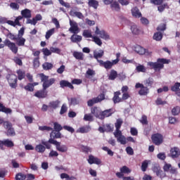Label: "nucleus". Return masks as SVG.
Instances as JSON below:
<instances>
[{"instance_id":"obj_1","label":"nucleus","mask_w":180,"mask_h":180,"mask_svg":"<svg viewBox=\"0 0 180 180\" xmlns=\"http://www.w3.org/2000/svg\"><path fill=\"white\" fill-rule=\"evenodd\" d=\"M39 77L41 79V82H42V89H47V88H50L54 82H56V79L51 78L49 79V76H46L44 74H39Z\"/></svg>"},{"instance_id":"obj_2","label":"nucleus","mask_w":180,"mask_h":180,"mask_svg":"<svg viewBox=\"0 0 180 180\" xmlns=\"http://www.w3.org/2000/svg\"><path fill=\"white\" fill-rule=\"evenodd\" d=\"M169 60L164 59V58H159L158 59V62H148V65L151 67L155 71L157 70H161V68H164V64H169Z\"/></svg>"},{"instance_id":"obj_3","label":"nucleus","mask_w":180,"mask_h":180,"mask_svg":"<svg viewBox=\"0 0 180 180\" xmlns=\"http://www.w3.org/2000/svg\"><path fill=\"white\" fill-rule=\"evenodd\" d=\"M54 129L50 134L51 139H61V130H63V127L57 122L54 123Z\"/></svg>"},{"instance_id":"obj_4","label":"nucleus","mask_w":180,"mask_h":180,"mask_svg":"<svg viewBox=\"0 0 180 180\" xmlns=\"http://www.w3.org/2000/svg\"><path fill=\"white\" fill-rule=\"evenodd\" d=\"M48 143H50L51 144H53L56 147V150L58 151H60V153H67L68 151V147L65 145H61L60 142H58L56 140H53V138H51Z\"/></svg>"},{"instance_id":"obj_5","label":"nucleus","mask_w":180,"mask_h":180,"mask_svg":"<svg viewBox=\"0 0 180 180\" xmlns=\"http://www.w3.org/2000/svg\"><path fill=\"white\" fill-rule=\"evenodd\" d=\"M98 63H99V65L101 67H104L105 70H110L115 64H117L119 63V59H115L112 61L110 60H107L104 62L102 60H97Z\"/></svg>"},{"instance_id":"obj_6","label":"nucleus","mask_w":180,"mask_h":180,"mask_svg":"<svg viewBox=\"0 0 180 180\" xmlns=\"http://www.w3.org/2000/svg\"><path fill=\"white\" fill-rule=\"evenodd\" d=\"M7 81L11 86V88L15 89L18 86V77L16 75L11 74L6 76Z\"/></svg>"},{"instance_id":"obj_7","label":"nucleus","mask_w":180,"mask_h":180,"mask_svg":"<svg viewBox=\"0 0 180 180\" xmlns=\"http://www.w3.org/2000/svg\"><path fill=\"white\" fill-rule=\"evenodd\" d=\"M163 170L165 172H169L172 175H176L178 174V169L174 167H172V164L165 162L163 165Z\"/></svg>"},{"instance_id":"obj_8","label":"nucleus","mask_w":180,"mask_h":180,"mask_svg":"<svg viewBox=\"0 0 180 180\" xmlns=\"http://www.w3.org/2000/svg\"><path fill=\"white\" fill-rule=\"evenodd\" d=\"M151 139L155 146H161L164 143V136L161 134H155L152 135Z\"/></svg>"},{"instance_id":"obj_9","label":"nucleus","mask_w":180,"mask_h":180,"mask_svg":"<svg viewBox=\"0 0 180 180\" xmlns=\"http://www.w3.org/2000/svg\"><path fill=\"white\" fill-rule=\"evenodd\" d=\"M70 26L69 32H70V33H73V34H78V33L81 32L79 27H78V23L72 20H70Z\"/></svg>"},{"instance_id":"obj_10","label":"nucleus","mask_w":180,"mask_h":180,"mask_svg":"<svg viewBox=\"0 0 180 180\" xmlns=\"http://www.w3.org/2000/svg\"><path fill=\"white\" fill-rule=\"evenodd\" d=\"M4 44H5V46H6L7 47H8V49L12 51V53H13L14 54H17L18 53V46H16V44L11 41V40L6 39L4 41Z\"/></svg>"},{"instance_id":"obj_11","label":"nucleus","mask_w":180,"mask_h":180,"mask_svg":"<svg viewBox=\"0 0 180 180\" xmlns=\"http://www.w3.org/2000/svg\"><path fill=\"white\" fill-rule=\"evenodd\" d=\"M103 99H105V94H101L98 95L97 97L89 100L87 102V105L88 106H94L95 103H99V102H102Z\"/></svg>"},{"instance_id":"obj_12","label":"nucleus","mask_w":180,"mask_h":180,"mask_svg":"<svg viewBox=\"0 0 180 180\" xmlns=\"http://www.w3.org/2000/svg\"><path fill=\"white\" fill-rule=\"evenodd\" d=\"M95 34L100 36L101 39H103L104 40H109L110 39V37L105 30H101L98 27H96Z\"/></svg>"},{"instance_id":"obj_13","label":"nucleus","mask_w":180,"mask_h":180,"mask_svg":"<svg viewBox=\"0 0 180 180\" xmlns=\"http://www.w3.org/2000/svg\"><path fill=\"white\" fill-rule=\"evenodd\" d=\"M135 88H141L140 91H139V95H147V94H148V88H147L146 86H144V85L143 84H140V83H136Z\"/></svg>"},{"instance_id":"obj_14","label":"nucleus","mask_w":180,"mask_h":180,"mask_svg":"<svg viewBox=\"0 0 180 180\" xmlns=\"http://www.w3.org/2000/svg\"><path fill=\"white\" fill-rule=\"evenodd\" d=\"M88 162L91 165H92V164H96V165H100V164H102V162L100 160L99 158H98L92 155H90L89 156Z\"/></svg>"},{"instance_id":"obj_15","label":"nucleus","mask_w":180,"mask_h":180,"mask_svg":"<svg viewBox=\"0 0 180 180\" xmlns=\"http://www.w3.org/2000/svg\"><path fill=\"white\" fill-rule=\"evenodd\" d=\"M153 172L156 174L157 176H159V178H161V179L167 176V174H165V172H164L160 167H155L153 168Z\"/></svg>"},{"instance_id":"obj_16","label":"nucleus","mask_w":180,"mask_h":180,"mask_svg":"<svg viewBox=\"0 0 180 180\" xmlns=\"http://www.w3.org/2000/svg\"><path fill=\"white\" fill-rule=\"evenodd\" d=\"M112 115H113V109L110 108L104 111H101V116H100V117L101 120H103L105 117H110V116Z\"/></svg>"},{"instance_id":"obj_17","label":"nucleus","mask_w":180,"mask_h":180,"mask_svg":"<svg viewBox=\"0 0 180 180\" xmlns=\"http://www.w3.org/2000/svg\"><path fill=\"white\" fill-rule=\"evenodd\" d=\"M135 51L138 53V54L141 55L146 54V56H149L150 54H151V52L146 51V49L139 45L135 46Z\"/></svg>"},{"instance_id":"obj_18","label":"nucleus","mask_w":180,"mask_h":180,"mask_svg":"<svg viewBox=\"0 0 180 180\" xmlns=\"http://www.w3.org/2000/svg\"><path fill=\"white\" fill-rule=\"evenodd\" d=\"M70 16H72L73 18H78V19H83L84 18V14L79 11H77L75 10H71L70 11Z\"/></svg>"},{"instance_id":"obj_19","label":"nucleus","mask_w":180,"mask_h":180,"mask_svg":"<svg viewBox=\"0 0 180 180\" xmlns=\"http://www.w3.org/2000/svg\"><path fill=\"white\" fill-rule=\"evenodd\" d=\"M91 113L92 115H94L96 117H98V119H101V116H102V111L101 110V108L98 107H94L91 108Z\"/></svg>"},{"instance_id":"obj_20","label":"nucleus","mask_w":180,"mask_h":180,"mask_svg":"<svg viewBox=\"0 0 180 180\" xmlns=\"http://www.w3.org/2000/svg\"><path fill=\"white\" fill-rule=\"evenodd\" d=\"M34 96L39 98H46L47 97V91L42 89V90L38 91L35 93Z\"/></svg>"},{"instance_id":"obj_21","label":"nucleus","mask_w":180,"mask_h":180,"mask_svg":"<svg viewBox=\"0 0 180 180\" xmlns=\"http://www.w3.org/2000/svg\"><path fill=\"white\" fill-rule=\"evenodd\" d=\"M21 15L22 18H25V19H30V18H32V11L25 8L21 11Z\"/></svg>"},{"instance_id":"obj_22","label":"nucleus","mask_w":180,"mask_h":180,"mask_svg":"<svg viewBox=\"0 0 180 180\" xmlns=\"http://www.w3.org/2000/svg\"><path fill=\"white\" fill-rule=\"evenodd\" d=\"M170 154L172 158H178L179 157V148L177 147L172 148L170 150Z\"/></svg>"},{"instance_id":"obj_23","label":"nucleus","mask_w":180,"mask_h":180,"mask_svg":"<svg viewBox=\"0 0 180 180\" xmlns=\"http://www.w3.org/2000/svg\"><path fill=\"white\" fill-rule=\"evenodd\" d=\"M121 93L120 91H116L114 93V97L112 98V101L114 103H119L120 102H123V100L122 98L119 97L120 96Z\"/></svg>"},{"instance_id":"obj_24","label":"nucleus","mask_w":180,"mask_h":180,"mask_svg":"<svg viewBox=\"0 0 180 180\" xmlns=\"http://www.w3.org/2000/svg\"><path fill=\"white\" fill-rule=\"evenodd\" d=\"M5 146L6 147H13L14 144L11 140L4 139L3 141H0V146Z\"/></svg>"},{"instance_id":"obj_25","label":"nucleus","mask_w":180,"mask_h":180,"mask_svg":"<svg viewBox=\"0 0 180 180\" xmlns=\"http://www.w3.org/2000/svg\"><path fill=\"white\" fill-rule=\"evenodd\" d=\"M89 131H91L90 126L82 127L76 131L77 133H81L82 134H84V133H89Z\"/></svg>"},{"instance_id":"obj_26","label":"nucleus","mask_w":180,"mask_h":180,"mask_svg":"<svg viewBox=\"0 0 180 180\" xmlns=\"http://www.w3.org/2000/svg\"><path fill=\"white\" fill-rule=\"evenodd\" d=\"M70 40L72 43H79L82 40V37L77 34H74L71 36Z\"/></svg>"},{"instance_id":"obj_27","label":"nucleus","mask_w":180,"mask_h":180,"mask_svg":"<svg viewBox=\"0 0 180 180\" xmlns=\"http://www.w3.org/2000/svg\"><path fill=\"white\" fill-rule=\"evenodd\" d=\"M68 101H69V105H71L72 106H75L77 105H79V103L81 102V99L77 98L75 97L68 98Z\"/></svg>"},{"instance_id":"obj_28","label":"nucleus","mask_w":180,"mask_h":180,"mask_svg":"<svg viewBox=\"0 0 180 180\" xmlns=\"http://www.w3.org/2000/svg\"><path fill=\"white\" fill-rule=\"evenodd\" d=\"M16 44L22 47L25 46V43H26V39L23 38V37H17V39H15Z\"/></svg>"},{"instance_id":"obj_29","label":"nucleus","mask_w":180,"mask_h":180,"mask_svg":"<svg viewBox=\"0 0 180 180\" xmlns=\"http://www.w3.org/2000/svg\"><path fill=\"white\" fill-rule=\"evenodd\" d=\"M131 11L134 18H141V12H140V10H139L137 7H134Z\"/></svg>"},{"instance_id":"obj_30","label":"nucleus","mask_w":180,"mask_h":180,"mask_svg":"<svg viewBox=\"0 0 180 180\" xmlns=\"http://www.w3.org/2000/svg\"><path fill=\"white\" fill-rule=\"evenodd\" d=\"M179 86H180V83L176 82L174 84V86H172V89H171L173 92H176V94L177 96H180Z\"/></svg>"},{"instance_id":"obj_31","label":"nucleus","mask_w":180,"mask_h":180,"mask_svg":"<svg viewBox=\"0 0 180 180\" xmlns=\"http://www.w3.org/2000/svg\"><path fill=\"white\" fill-rule=\"evenodd\" d=\"M60 85L61 88H64V86H68V88H70V89H74V86H72V84L65 80H61L60 82Z\"/></svg>"},{"instance_id":"obj_32","label":"nucleus","mask_w":180,"mask_h":180,"mask_svg":"<svg viewBox=\"0 0 180 180\" xmlns=\"http://www.w3.org/2000/svg\"><path fill=\"white\" fill-rule=\"evenodd\" d=\"M103 50L100 49L99 51H94V57L96 58V60H99L98 58H102L103 57Z\"/></svg>"},{"instance_id":"obj_33","label":"nucleus","mask_w":180,"mask_h":180,"mask_svg":"<svg viewBox=\"0 0 180 180\" xmlns=\"http://www.w3.org/2000/svg\"><path fill=\"white\" fill-rule=\"evenodd\" d=\"M88 5L91 8H94V9H98L99 2H98L96 0H89Z\"/></svg>"},{"instance_id":"obj_34","label":"nucleus","mask_w":180,"mask_h":180,"mask_svg":"<svg viewBox=\"0 0 180 180\" xmlns=\"http://www.w3.org/2000/svg\"><path fill=\"white\" fill-rule=\"evenodd\" d=\"M35 151L43 153L46 151V146H43L42 144L37 145L35 147Z\"/></svg>"},{"instance_id":"obj_35","label":"nucleus","mask_w":180,"mask_h":180,"mask_svg":"<svg viewBox=\"0 0 180 180\" xmlns=\"http://www.w3.org/2000/svg\"><path fill=\"white\" fill-rule=\"evenodd\" d=\"M58 106H60V101L58 100L49 103V108H51V109H57Z\"/></svg>"},{"instance_id":"obj_36","label":"nucleus","mask_w":180,"mask_h":180,"mask_svg":"<svg viewBox=\"0 0 180 180\" xmlns=\"http://www.w3.org/2000/svg\"><path fill=\"white\" fill-rule=\"evenodd\" d=\"M73 57H75L76 60H84V53L82 52L75 51L73 52Z\"/></svg>"},{"instance_id":"obj_37","label":"nucleus","mask_w":180,"mask_h":180,"mask_svg":"<svg viewBox=\"0 0 180 180\" xmlns=\"http://www.w3.org/2000/svg\"><path fill=\"white\" fill-rule=\"evenodd\" d=\"M131 30L134 34H139V33L141 32V30H140V27H139L136 25H131Z\"/></svg>"},{"instance_id":"obj_38","label":"nucleus","mask_w":180,"mask_h":180,"mask_svg":"<svg viewBox=\"0 0 180 180\" xmlns=\"http://www.w3.org/2000/svg\"><path fill=\"white\" fill-rule=\"evenodd\" d=\"M117 77V72H116V70H112L110 72L108 79L113 81V80L116 79Z\"/></svg>"},{"instance_id":"obj_39","label":"nucleus","mask_w":180,"mask_h":180,"mask_svg":"<svg viewBox=\"0 0 180 180\" xmlns=\"http://www.w3.org/2000/svg\"><path fill=\"white\" fill-rule=\"evenodd\" d=\"M83 36L84 37H86V39L93 38L94 36L92 35V31L89 30H84L83 31Z\"/></svg>"},{"instance_id":"obj_40","label":"nucleus","mask_w":180,"mask_h":180,"mask_svg":"<svg viewBox=\"0 0 180 180\" xmlns=\"http://www.w3.org/2000/svg\"><path fill=\"white\" fill-rule=\"evenodd\" d=\"M112 11H120V6L117 1H113L110 5Z\"/></svg>"},{"instance_id":"obj_41","label":"nucleus","mask_w":180,"mask_h":180,"mask_svg":"<svg viewBox=\"0 0 180 180\" xmlns=\"http://www.w3.org/2000/svg\"><path fill=\"white\" fill-rule=\"evenodd\" d=\"M54 32H56V29H54V28H52L46 32V35H45L46 40H49V38L51 37V36H53V34H54Z\"/></svg>"},{"instance_id":"obj_42","label":"nucleus","mask_w":180,"mask_h":180,"mask_svg":"<svg viewBox=\"0 0 180 180\" xmlns=\"http://www.w3.org/2000/svg\"><path fill=\"white\" fill-rule=\"evenodd\" d=\"M0 112H4V113H12V110H11V108H6L3 104L0 103Z\"/></svg>"},{"instance_id":"obj_43","label":"nucleus","mask_w":180,"mask_h":180,"mask_svg":"<svg viewBox=\"0 0 180 180\" xmlns=\"http://www.w3.org/2000/svg\"><path fill=\"white\" fill-rule=\"evenodd\" d=\"M154 40H156V41H160V40L162 39V33L161 32H156L153 35Z\"/></svg>"},{"instance_id":"obj_44","label":"nucleus","mask_w":180,"mask_h":180,"mask_svg":"<svg viewBox=\"0 0 180 180\" xmlns=\"http://www.w3.org/2000/svg\"><path fill=\"white\" fill-rule=\"evenodd\" d=\"M92 39H93V41H94V43H96L97 46H102V40L101 39V38L96 36H94Z\"/></svg>"},{"instance_id":"obj_45","label":"nucleus","mask_w":180,"mask_h":180,"mask_svg":"<svg viewBox=\"0 0 180 180\" xmlns=\"http://www.w3.org/2000/svg\"><path fill=\"white\" fill-rule=\"evenodd\" d=\"M117 141H118V143H120V144H122V145H124L126 144V143H127L126 140V137L123 135L117 138Z\"/></svg>"},{"instance_id":"obj_46","label":"nucleus","mask_w":180,"mask_h":180,"mask_svg":"<svg viewBox=\"0 0 180 180\" xmlns=\"http://www.w3.org/2000/svg\"><path fill=\"white\" fill-rule=\"evenodd\" d=\"M95 72L92 69H88L86 72V78H91V77H94L95 75Z\"/></svg>"},{"instance_id":"obj_47","label":"nucleus","mask_w":180,"mask_h":180,"mask_svg":"<svg viewBox=\"0 0 180 180\" xmlns=\"http://www.w3.org/2000/svg\"><path fill=\"white\" fill-rule=\"evenodd\" d=\"M147 168H148V160H145L142 162L141 170L143 172H146V171H147Z\"/></svg>"},{"instance_id":"obj_48","label":"nucleus","mask_w":180,"mask_h":180,"mask_svg":"<svg viewBox=\"0 0 180 180\" xmlns=\"http://www.w3.org/2000/svg\"><path fill=\"white\" fill-rule=\"evenodd\" d=\"M120 172L122 174H130V172H131V169L127 167V166H124L120 169Z\"/></svg>"},{"instance_id":"obj_49","label":"nucleus","mask_w":180,"mask_h":180,"mask_svg":"<svg viewBox=\"0 0 180 180\" xmlns=\"http://www.w3.org/2000/svg\"><path fill=\"white\" fill-rule=\"evenodd\" d=\"M84 120H85V122H92L94 120V116L91 114H85Z\"/></svg>"},{"instance_id":"obj_50","label":"nucleus","mask_w":180,"mask_h":180,"mask_svg":"<svg viewBox=\"0 0 180 180\" xmlns=\"http://www.w3.org/2000/svg\"><path fill=\"white\" fill-rule=\"evenodd\" d=\"M136 70L138 72H146V67L143 65H139L136 66Z\"/></svg>"},{"instance_id":"obj_51","label":"nucleus","mask_w":180,"mask_h":180,"mask_svg":"<svg viewBox=\"0 0 180 180\" xmlns=\"http://www.w3.org/2000/svg\"><path fill=\"white\" fill-rule=\"evenodd\" d=\"M15 135H16V133L15 132V129H13V128H12V127L7 129V136L13 137V136H15Z\"/></svg>"},{"instance_id":"obj_52","label":"nucleus","mask_w":180,"mask_h":180,"mask_svg":"<svg viewBox=\"0 0 180 180\" xmlns=\"http://www.w3.org/2000/svg\"><path fill=\"white\" fill-rule=\"evenodd\" d=\"M42 67L44 68V70H51L53 68V65L50 63H44L43 65H42Z\"/></svg>"},{"instance_id":"obj_53","label":"nucleus","mask_w":180,"mask_h":180,"mask_svg":"<svg viewBox=\"0 0 180 180\" xmlns=\"http://www.w3.org/2000/svg\"><path fill=\"white\" fill-rule=\"evenodd\" d=\"M39 57L38 58H35L33 60V65L34 67V68H39V67H40V61L39 60Z\"/></svg>"},{"instance_id":"obj_54","label":"nucleus","mask_w":180,"mask_h":180,"mask_svg":"<svg viewBox=\"0 0 180 180\" xmlns=\"http://www.w3.org/2000/svg\"><path fill=\"white\" fill-rule=\"evenodd\" d=\"M172 113L174 116H176V115H179L180 113V108L179 106L174 107L172 110Z\"/></svg>"},{"instance_id":"obj_55","label":"nucleus","mask_w":180,"mask_h":180,"mask_svg":"<svg viewBox=\"0 0 180 180\" xmlns=\"http://www.w3.org/2000/svg\"><path fill=\"white\" fill-rule=\"evenodd\" d=\"M17 74H18V79L20 81H22V79H23V78H25V72L22 71V70H18L17 71Z\"/></svg>"},{"instance_id":"obj_56","label":"nucleus","mask_w":180,"mask_h":180,"mask_svg":"<svg viewBox=\"0 0 180 180\" xmlns=\"http://www.w3.org/2000/svg\"><path fill=\"white\" fill-rule=\"evenodd\" d=\"M122 124H123V120H122V119L117 120V122H115V129H120Z\"/></svg>"},{"instance_id":"obj_57","label":"nucleus","mask_w":180,"mask_h":180,"mask_svg":"<svg viewBox=\"0 0 180 180\" xmlns=\"http://www.w3.org/2000/svg\"><path fill=\"white\" fill-rule=\"evenodd\" d=\"M67 110H68V108L67 107V105L63 104L60 108V115H64V113H66Z\"/></svg>"},{"instance_id":"obj_58","label":"nucleus","mask_w":180,"mask_h":180,"mask_svg":"<svg viewBox=\"0 0 180 180\" xmlns=\"http://www.w3.org/2000/svg\"><path fill=\"white\" fill-rule=\"evenodd\" d=\"M15 179L16 180H25V179H26V175H25L22 173H19L16 175Z\"/></svg>"},{"instance_id":"obj_59","label":"nucleus","mask_w":180,"mask_h":180,"mask_svg":"<svg viewBox=\"0 0 180 180\" xmlns=\"http://www.w3.org/2000/svg\"><path fill=\"white\" fill-rule=\"evenodd\" d=\"M140 122L142 124H148V121L147 120V116L143 115L140 120Z\"/></svg>"},{"instance_id":"obj_60","label":"nucleus","mask_w":180,"mask_h":180,"mask_svg":"<svg viewBox=\"0 0 180 180\" xmlns=\"http://www.w3.org/2000/svg\"><path fill=\"white\" fill-rule=\"evenodd\" d=\"M156 105H167V101H162V98H158L155 101Z\"/></svg>"},{"instance_id":"obj_61","label":"nucleus","mask_w":180,"mask_h":180,"mask_svg":"<svg viewBox=\"0 0 180 180\" xmlns=\"http://www.w3.org/2000/svg\"><path fill=\"white\" fill-rule=\"evenodd\" d=\"M42 53L46 56H51V51L47 48L43 49Z\"/></svg>"},{"instance_id":"obj_62","label":"nucleus","mask_w":180,"mask_h":180,"mask_svg":"<svg viewBox=\"0 0 180 180\" xmlns=\"http://www.w3.org/2000/svg\"><path fill=\"white\" fill-rule=\"evenodd\" d=\"M24 88L26 89V91H30V92H33L34 91L33 84L30 83L25 86Z\"/></svg>"},{"instance_id":"obj_63","label":"nucleus","mask_w":180,"mask_h":180,"mask_svg":"<svg viewBox=\"0 0 180 180\" xmlns=\"http://www.w3.org/2000/svg\"><path fill=\"white\" fill-rule=\"evenodd\" d=\"M120 129H116L115 131L114 132V136L116 139H117L118 137H121V136H123L122 134V131H120Z\"/></svg>"},{"instance_id":"obj_64","label":"nucleus","mask_w":180,"mask_h":180,"mask_svg":"<svg viewBox=\"0 0 180 180\" xmlns=\"http://www.w3.org/2000/svg\"><path fill=\"white\" fill-rule=\"evenodd\" d=\"M13 61H14V63H15V64H18V65H22V60L20 58H19L18 57H14Z\"/></svg>"}]
</instances>
